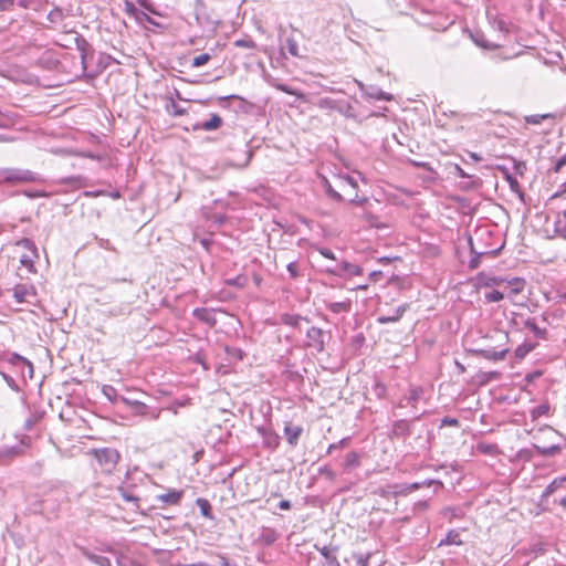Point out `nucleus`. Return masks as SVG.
Here are the masks:
<instances>
[{"label": "nucleus", "mask_w": 566, "mask_h": 566, "mask_svg": "<svg viewBox=\"0 0 566 566\" xmlns=\"http://www.w3.org/2000/svg\"><path fill=\"white\" fill-rule=\"evenodd\" d=\"M196 504L200 509V513L202 516H205L206 518L211 520V521L214 520V515L212 513V506L207 499L198 497L196 500Z\"/></svg>", "instance_id": "nucleus-28"}, {"label": "nucleus", "mask_w": 566, "mask_h": 566, "mask_svg": "<svg viewBox=\"0 0 566 566\" xmlns=\"http://www.w3.org/2000/svg\"><path fill=\"white\" fill-rule=\"evenodd\" d=\"M327 310L334 314L348 313L352 310V301L332 302L326 305Z\"/></svg>", "instance_id": "nucleus-26"}, {"label": "nucleus", "mask_w": 566, "mask_h": 566, "mask_svg": "<svg viewBox=\"0 0 566 566\" xmlns=\"http://www.w3.org/2000/svg\"><path fill=\"white\" fill-rule=\"evenodd\" d=\"M514 325L521 331H528L535 338L545 339L547 335L546 328H541L534 317H525L520 314L513 318Z\"/></svg>", "instance_id": "nucleus-3"}, {"label": "nucleus", "mask_w": 566, "mask_h": 566, "mask_svg": "<svg viewBox=\"0 0 566 566\" xmlns=\"http://www.w3.org/2000/svg\"><path fill=\"white\" fill-rule=\"evenodd\" d=\"M447 426L459 427L460 421L457 418L444 417L443 419H441L440 428L447 427Z\"/></svg>", "instance_id": "nucleus-61"}, {"label": "nucleus", "mask_w": 566, "mask_h": 566, "mask_svg": "<svg viewBox=\"0 0 566 566\" xmlns=\"http://www.w3.org/2000/svg\"><path fill=\"white\" fill-rule=\"evenodd\" d=\"M318 474L332 482L336 480V472L333 471L328 465L321 467L318 469Z\"/></svg>", "instance_id": "nucleus-51"}, {"label": "nucleus", "mask_w": 566, "mask_h": 566, "mask_svg": "<svg viewBox=\"0 0 566 566\" xmlns=\"http://www.w3.org/2000/svg\"><path fill=\"white\" fill-rule=\"evenodd\" d=\"M566 165V154L558 158L553 168L554 172H559L562 168Z\"/></svg>", "instance_id": "nucleus-64"}, {"label": "nucleus", "mask_w": 566, "mask_h": 566, "mask_svg": "<svg viewBox=\"0 0 566 566\" xmlns=\"http://www.w3.org/2000/svg\"><path fill=\"white\" fill-rule=\"evenodd\" d=\"M336 112L344 115L347 118H356L355 108L346 101H338Z\"/></svg>", "instance_id": "nucleus-31"}, {"label": "nucleus", "mask_w": 566, "mask_h": 566, "mask_svg": "<svg viewBox=\"0 0 566 566\" xmlns=\"http://www.w3.org/2000/svg\"><path fill=\"white\" fill-rule=\"evenodd\" d=\"M482 180L479 177L472 175V179H468V181L463 182L461 188L463 190L476 189L481 186Z\"/></svg>", "instance_id": "nucleus-48"}, {"label": "nucleus", "mask_w": 566, "mask_h": 566, "mask_svg": "<svg viewBox=\"0 0 566 566\" xmlns=\"http://www.w3.org/2000/svg\"><path fill=\"white\" fill-rule=\"evenodd\" d=\"M1 182L11 185L28 182L39 184L43 182V178L40 174L29 169L0 168V184Z\"/></svg>", "instance_id": "nucleus-1"}, {"label": "nucleus", "mask_w": 566, "mask_h": 566, "mask_svg": "<svg viewBox=\"0 0 566 566\" xmlns=\"http://www.w3.org/2000/svg\"><path fill=\"white\" fill-rule=\"evenodd\" d=\"M478 451H480L481 453L483 454H490V455H493L496 453L497 451V446L496 444H493V443H485V442H480L476 447Z\"/></svg>", "instance_id": "nucleus-42"}, {"label": "nucleus", "mask_w": 566, "mask_h": 566, "mask_svg": "<svg viewBox=\"0 0 566 566\" xmlns=\"http://www.w3.org/2000/svg\"><path fill=\"white\" fill-rule=\"evenodd\" d=\"M549 405L547 402L545 403H541L536 407H534L531 411H530V415H531V419L533 421L537 420L539 417H543V416H548L549 413Z\"/></svg>", "instance_id": "nucleus-34"}, {"label": "nucleus", "mask_w": 566, "mask_h": 566, "mask_svg": "<svg viewBox=\"0 0 566 566\" xmlns=\"http://www.w3.org/2000/svg\"><path fill=\"white\" fill-rule=\"evenodd\" d=\"M92 453L94 454L101 471L106 474L113 473L120 460V453L113 448L93 449Z\"/></svg>", "instance_id": "nucleus-2"}, {"label": "nucleus", "mask_w": 566, "mask_h": 566, "mask_svg": "<svg viewBox=\"0 0 566 566\" xmlns=\"http://www.w3.org/2000/svg\"><path fill=\"white\" fill-rule=\"evenodd\" d=\"M339 271L347 273L349 276H359L363 274V269L359 265L345 260L340 263Z\"/></svg>", "instance_id": "nucleus-32"}, {"label": "nucleus", "mask_w": 566, "mask_h": 566, "mask_svg": "<svg viewBox=\"0 0 566 566\" xmlns=\"http://www.w3.org/2000/svg\"><path fill=\"white\" fill-rule=\"evenodd\" d=\"M223 124V119L216 113L210 114V118L205 122L197 123L193 126L195 130L213 132L219 129Z\"/></svg>", "instance_id": "nucleus-11"}, {"label": "nucleus", "mask_w": 566, "mask_h": 566, "mask_svg": "<svg viewBox=\"0 0 566 566\" xmlns=\"http://www.w3.org/2000/svg\"><path fill=\"white\" fill-rule=\"evenodd\" d=\"M349 441H350V438L346 437V438L340 439L338 442L329 444L326 453L332 454L335 450L347 447Z\"/></svg>", "instance_id": "nucleus-46"}, {"label": "nucleus", "mask_w": 566, "mask_h": 566, "mask_svg": "<svg viewBox=\"0 0 566 566\" xmlns=\"http://www.w3.org/2000/svg\"><path fill=\"white\" fill-rule=\"evenodd\" d=\"M324 188H325L326 195L332 200L337 201V202H342L344 200L343 196L332 187V185L329 184V181L327 179L324 180Z\"/></svg>", "instance_id": "nucleus-37"}, {"label": "nucleus", "mask_w": 566, "mask_h": 566, "mask_svg": "<svg viewBox=\"0 0 566 566\" xmlns=\"http://www.w3.org/2000/svg\"><path fill=\"white\" fill-rule=\"evenodd\" d=\"M120 401L128 406L135 415L146 417L149 412V407L139 400H132L127 397H120Z\"/></svg>", "instance_id": "nucleus-18"}, {"label": "nucleus", "mask_w": 566, "mask_h": 566, "mask_svg": "<svg viewBox=\"0 0 566 566\" xmlns=\"http://www.w3.org/2000/svg\"><path fill=\"white\" fill-rule=\"evenodd\" d=\"M36 256H34L31 252L30 253H27V254H23L20 259V262L22 265H24L25 268H28L29 270H32L33 268V263H34V259Z\"/></svg>", "instance_id": "nucleus-55"}, {"label": "nucleus", "mask_w": 566, "mask_h": 566, "mask_svg": "<svg viewBox=\"0 0 566 566\" xmlns=\"http://www.w3.org/2000/svg\"><path fill=\"white\" fill-rule=\"evenodd\" d=\"M87 557L90 560H92L97 566H112L111 560L105 556H101V555H96V554H87Z\"/></svg>", "instance_id": "nucleus-44"}, {"label": "nucleus", "mask_w": 566, "mask_h": 566, "mask_svg": "<svg viewBox=\"0 0 566 566\" xmlns=\"http://www.w3.org/2000/svg\"><path fill=\"white\" fill-rule=\"evenodd\" d=\"M423 392L424 390L421 386H411L408 389V392L400 398L397 406L399 408H406L408 406L416 408L417 402L420 400Z\"/></svg>", "instance_id": "nucleus-8"}, {"label": "nucleus", "mask_w": 566, "mask_h": 566, "mask_svg": "<svg viewBox=\"0 0 566 566\" xmlns=\"http://www.w3.org/2000/svg\"><path fill=\"white\" fill-rule=\"evenodd\" d=\"M102 394L112 403H116L118 400H120V397H122L118 395L116 388L113 387L112 385H103Z\"/></svg>", "instance_id": "nucleus-33"}, {"label": "nucleus", "mask_w": 566, "mask_h": 566, "mask_svg": "<svg viewBox=\"0 0 566 566\" xmlns=\"http://www.w3.org/2000/svg\"><path fill=\"white\" fill-rule=\"evenodd\" d=\"M252 157H253V149L252 148H248L245 150V158H244V160L241 161V163L235 164V166L239 167V168L248 167V165L250 164Z\"/></svg>", "instance_id": "nucleus-59"}, {"label": "nucleus", "mask_w": 566, "mask_h": 566, "mask_svg": "<svg viewBox=\"0 0 566 566\" xmlns=\"http://www.w3.org/2000/svg\"><path fill=\"white\" fill-rule=\"evenodd\" d=\"M502 171L504 179L507 181L510 189L518 196V198L524 201L525 192L522 190V187L517 179L505 167H499Z\"/></svg>", "instance_id": "nucleus-13"}, {"label": "nucleus", "mask_w": 566, "mask_h": 566, "mask_svg": "<svg viewBox=\"0 0 566 566\" xmlns=\"http://www.w3.org/2000/svg\"><path fill=\"white\" fill-rule=\"evenodd\" d=\"M17 245H20L31 252L34 256H38V249L34 242L28 238H23L17 242Z\"/></svg>", "instance_id": "nucleus-43"}, {"label": "nucleus", "mask_w": 566, "mask_h": 566, "mask_svg": "<svg viewBox=\"0 0 566 566\" xmlns=\"http://www.w3.org/2000/svg\"><path fill=\"white\" fill-rule=\"evenodd\" d=\"M211 56L210 54L208 53H202L196 57H193L192 60V66L193 67H199V66H202L205 64H207L209 61H210Z\"/></svg>", "instance_id": "nucleus-54"}, {"label": "nucleus", "mask_w": 566, "mask_h": 566, "mask_svg": "<svg viewBox=\"0 0 566 566\" xmlns=\"http://www.w3.org/2000/svg\"><path fill=\"white\" fill-rule=\"evenodd\" d=\"M355 83L359 87L365 98L369 99H382V101H391L394 96L390 93H386L381 91L376 85H365L361 81L355 80Z\"/></svg>", "instance_id": "nucleus-6"}, {"label": "nucleus", "mask_w": 566, "mask_h": 566, "mask_svg": "<svg viewBox=\"0 0 566 566\" xmlns=\"http://www.w3.org/2000/svg\"><path fill=\"white\" fill-rule=\"evenodd\" d=\"M124 11L127 15H129L130 18H134V19H136L138 13L140 12V10L137 9L136 6L132 1H127V0L124 2Z\"/></svg>", "instance_id": "nucleus-50"}, {"label": "nucleus", "mask_w": 566, "mask_h": 566, "mask_svg": "<svg viewBox=\"0 0 566 566\" xmlns=\"http://www.w3.org/2000/svg\"><path fill=\"white\" fill-rule=\"evenodd\" d=\"M510 352V348L505 345L493 348H478V349H469V353L475 356L483 357L488 360L499 361L503 360L506 357V354Z\"/></svg>", "instance_id": "nucleus-5"}, {"label": "nucleus", "mask_w": 566, "mask_h": 566, "mask_svg": "<svg viewBox=\"0 0 566 566\" xmlns=\"http://www.w3.org/2000/svg\"><path fill=\"white\" fill-rule=\"evenodd\" d=\"M316 251L326 259L336 260L334 252L328 248L317 247Z\"/></svg>", "instance_id": "nucleus-60"}, {"label": "nucleus", "mask_w": 566, "mask_h": 566, "mask_svg": "<svg viewBox=\"0 0 566 566\" xmlns=\"http://www.w3.org/2000/svg\"><path fill=\"white\" fill-rule=\"evenodd\" d=\"M360 465V454L356 451H350L346 454L343 467L345 470L356 469Z\"/></svg>", "instance_id": "nucleus-30"}, {"label": "nucleus", "mask_w": 566, "mask_h": 566, "mask_svg": "<svg viewBox=\"0 0 566 566\" xmlns=\"http://www.w3.org/2000/svg\"><path fill=\"white\" fill-rule=\"evenodd\" d=\"M7 361L13 366H21V373L22 375L24 376V368H30V378L33 377V373H34V369H33V365L32 363L27 359L25 357L17 354V353H12L9 355V357L7 358Z\"/></svg>", "instance_id": "nucleus-15"}, {"label": "nucleus", "mask_w": 566, "mask_h": 566, "mask_svg": "<svg viewBox=\"0 0 566 566\" xmlns=\"http://www.w3.org/2000/svg\"><path fill=\"white\" fill-rule=\"evenodd\" d=\"M286 269H287V272H289L291 279L295 280V279L300 277L301 272H300V265H298L297 261H291L286 265Z\"/></svg>", "instance_id": "nucleus-49"}, {"label": "nucleus", "mask_w": 566, "mask_h": 566, "mask_svg": "<svg viewBox=\"0 0 566 566\" xmlns=\"http://www.w3.org/2000/svg\"><path fill=\"white\" fill-rule=\"evenodd\" d=\"M0 375L2 376L3 380L7 382V385L13 390V391H19L20 388L19 386L17 385L15 380L9 376L8 374L3 373L0 370Z\"/></svg>", "instance_id": "nucleus-56"}, {"label": "nucleus", "mask_w": 566, "mask_h": 566, "mask_svg": "<svg viewBox=\"0 0 566 566\" xmlns=\"http://www.w3.org/2000/svg\"><path fill=\"white\" fill-rule=\"evenodd\" d=\"M484 297H485L486 302L493 303V302L502 301L504 298V294L501 291L492 290L490 292H486L484 294Z\"/></svg>", "instance_id": "nucleus-47"}, {"label": "nucleus", "mask_w": 566, "mask_h": 566, "mask_svg": "<svg viewBox=\"0 0 566 566\" xmlns=\"http://www.w3.org/2000/svg\"><path fill=\"white\" fill-rule=\"evenodd\" d=\"M453 174L463 179H472V175L467 174L459 165L453 166Z\"/></svg>", "instance_id": "nucleus-63"}, {"label": "nucleus", "mask_w": 566, "mask_h": 566, "mask_svg": "<svg viewBox=\"0 0 566 566\" xmlns=\"http://www.w3.org/2000/svg\"><path fill=\"white\" fill-rule=\"evenodd\" d=\"M566 488V476L555 478L544 490L543 497H548L557 490Z\"/></svg>", "instance_id": "nucleus-23"}, {"label": "nucleus", "mask_w": 566, "mask_h": 566, "mask_svg": "<svg viewBox=\"0 0 566 566\" xmlns=\"http://www.w3.org/2000/svg\"><path fill=\"white\" fill-rule=\"evenodd\" d=\"M506 284L511 287L512 294H518L523 291L525 281L521 277H514L511 281H507Z\"/></svg>", "instance_id": "nucleus-36"}, {"label": "nucleus", "mask_w": 566, "mask_h": 566, "mask_svg": "<svg viewBox=\"0 0 566 566\" xmlns=\"http://www.w3.org/2000/svg\"><path fill=\"white\" fill-rule=\"evenodd\" d=\"M463 542L461 539L460 533L455 530H451L448 532L447 536L439 542V547L446 545H462Z\"/></svg>", "instance_id": "nucleus-29"}, {"label": "nucleus", "mask_w": 566, "mask_h": 566, "mask_svg": "<svg viewBox=\"0 0 566 566\" xmlns=\"http://www.w3.org/2000/svg\"><path fill=\"white\" fill-rule=\"evenodd\" d=\"M554 230L557 235L566 239V209L558 212L554 222Z\"/></svg>", "instance_id": "nucleus-24"}, {"label": "nucleus", "mask_w": 566, "mask_h": 566, "mask_svg": "<svg viewBox=\"0 0 566 566\" xmlns=\"http://www.w3.org/2000/svg\"><path fill=\"white\" fill-rule=\"evenodd\" d=\"M62 17H63L62 10L56 7L49 12L48 20L50 22H57L59 20L62 19Z\"/></svg>", "instance_id": "nucleus-57"}, {"label": "nucleus", "mask_w": 566, "mask_h": 566, "mask_svg": "<svg viewBox=\"0 0 566 566\" xmlns=\"http://www.w3.org/2000/svg\"><path fill=\"white\" fill-rule=\"evenodd\" d=\"M234 45L237 48H244V49H254L256 46L255 42L251 38L235 40Z\"/></svg>", "instance_id": "nucleus-53"}, {"label": "nucleus", "mask_w": 566, "mask_h": 566, "mask_svg": "<svg viewBox=\"0 0 566 566\" xmlns=\"http://www.w3.org/2000/svg\"><path fill=\"white\" fill-rule=\"evenodd\" d=\"M469 244H470L471 253L474 254V256L469 261V266L471 269H476L480 265V260L479 259L481 256H484V255H493L494 256L501 250V248H496V249H478L473 238L469 239Z\"/></svg>", "instance_id": "nucleus-9"}, {"label": "nucleus", "mask_w": 566, "mask_h": 566, "mask_svg": "<svg viewBox=\"0 0 566 566\" xmlns=\"http://www.w3.org/2000/svg\"><path fill=\"white\" fill-rule=\"evenodd\" d=\"M245 277L242 276V275H238L237 277L234 279H231V280H228L227 283L228 285H232V286H238V287H243L244 284H245Z\"/></svg>", "instance_id": "nucleus-62"}, {"label": "nucleus", "mask_w": 566, "mask_h": 566, "mask_svg": "<svg viewBox=\"0 0 566 566\" xmlns=\"http://www.w3.org/2000/svg\"><path fill=\"white\" fill-rule=\"evenodd\" d=\"M302 433L303 428L301 426H293L292 423H286L284 427V436L291 447H295L297 444Z\"/></svg>", "instance_id": "nucleus-16"}, {"label": "nucleus", "mask_w": 566, "mask_h": 566, "mask_svg": "<svg viewBox=\"0 0 566 566\" xmlns=\"http://www.w3.org/2000/svg\"><path fill=\"white\" fill-rule=\"evenodd\" d=\"M287 52L292 55V56H301L300 55V52H298V44L296 42V40L292 36L287 38L285 40V46H284Z\"/></svg>", "instance_id": "nucleus-41"}, {"label": "nucleus", "mask_w": 566, "mask_h": 566, "mask_svg": "<svg viewBox=\"0 0 566 566\" xmlns=\"http://www.w3.org/2000/svg\"><path fill=\"white\" fill-rule=\"evenodd\" d=\"M432 484H437L438 486H443L441 481L438 480H426L423 482H415L407 485H397L396 488H400V490L395 491L396 494H407L409 492L419 490L423 486H431Z\"/></svg>", "instance_id": "nucleus-14"}, {"label": "nucleus", "mask_w": 566, "mask_h": 566, "mask_svg": "<svg viewBox=\"0 0 566 566\" xmlns=\"http://www.w3.org/2000/svg\"><path fill=\"white\" fill-rule=\"evenodd\" d=\"M264 443L269 448H277L280 444V437L274 432L264 431Z\"/></svg>", "instance_id": "nucleus-39"}, {"label": "nucleus", "mask_w": 566, "mask_h": 566, "mask_svg": "<svg viewBox=\"0 0 566 566\" xmlns=\"http://www.w3.org/2000/svg\"><path fill=\"white\" fill-rule=\"evenodd\" d=\"M374 394L378 397V398H384L386 392H387V387L385 384L378 381L375 384L374 386Z\"/></svg>", "instance_id": "nucleus-58"}, {"label": "nucleus", "mask_w": 566, "mask_h": 566, "mask_svg": "<svg viewBox=\"0 0 566 566\" xmlns=\"http://www.w3.org/2000/svg\"><path fill=\"white\" fill-rule=\"evenodd\" d=\"M280 321L282 324L284 325H287V326H291V327H298V324L301 321H306L308 322V318L306 317H303L298 314H289V313H284L280 316Z\"/></svg>", "instance_id": "nucleus-27"}, {"label": "nucleus", "mask_w": 566, "mask_h": 566, "mask_svg": "<svg viewBox=\"0 0 566 566\" xmlns=\"http://www.w3.org/2000/svg\"><path fill=\"white\" fill-rule=\"evenodd\" d=\"M193 316L200 322L207 323L210 326H214L217 319L212 310L206 307H198L193 310Z\"/></svg>", "instance_id": "nucleus-20"}, {"label": "nucleus", "mask_w": 566, "mask_h": 566, "mask_svg": "<svg viewBox=\"0 0 566 566\" xmlns=\"http://www.w3.org/2000/svg\"><path fill=\"white\" fill-rule=\"evenodd\" d=\"M408 310V305L407 304H403V305H400L398 307H396L392 312L391 315H379L377 317V322L379 324H389V323H396L398 322L402 315L405 314V312Z\"/></svg>", "instance_id": "nucleus-19"}, {"label": "nucleus", "mask_w": 566, "mask_h": 566, "mask_svg": "<svg viewBox=\"0 0 566 566\" xmlns=\"http://www.w3.org/2000/svg\"><path fill=\"white\" fill-rule=\"evenodd\" d=\"M420 419V416L415 417L412 420L399 419L392 423L390 438H402L406 439L412 433V426L416 420Z\"/></svg>", "instance_id": "nucleus-7"}, {"label": "nucleus", "mask_w": 566, "mask_h": 566, "mask_svg": "<svg viewBox=\"0 0 566 566\" xmlns=\"http://www.w3.org/2000/svg\"><path fill=\"white\" fill-rule=\"evenodd\" d=\"M337 103H338V101H335V99L329 98V97H324V98H321L318 101V106L321 108H328V109L336 111Z\"/></svg>", "instance_id": "nucleus-52"}, {"label": "nucleus", "mask_w": 566, "mask_h": 566, "mask_svg": "<svg viewBox=\"0 0 566 566\" xmlns=\"http://www.w3.org/2000/svg\"><path fill=\"white\" fill-rule=\"evenodd\" d=\"M279 538V533L274 528L264 527L259 535V542L265 545H272Z\"/></svg>", "instance_id": "nucleus-25"}, {"label": "nucleus", "mask_w": 566, "mask_h": 566, "mask_svg": "<svg viewBox=\"0 0 566 566\" xmlns=\"http://www.w3.org/2000/svg\"><path fill=\"white\" fill-rule=\"evenodd\" d=\"M547 118H554V115L551 113L528 115V116H525V122L531 125H538L542 123V120L547 119Z\"/></svg>", "instance_id": "nucleus-38"}, {"label": "nucleus", "mask_w": 566, "mask_h": 566, "mask_svg": "<svg viewBox=\"0 0 566 566\" xmlns=\"http://www.w3.org/2000/svg\"><path fill=\"white\" fill-rule=\"evenodd\" d=\"M306 338L307 347L314 348L317 353H323L325 350L326 338H329V335L322 328L313 326L307 329Z\"/></svg>", "instance_id": "nucleus-4"}, {"label": "nucleus", "mask_w": 566, "mask_h": 566, "mask_svg": "<svg viewBox=\"0 0 566 566\" xmlns=\"http://www.w3.org/2000/svg\"><path fill=\"white\" fill-rule=\"evenodd\" d=\"M135 21L140 25H145L146 23L158 25V23L151 17H149L146 12L142 10L136 17Z\"/></svg>", "instance_id": "nucleus-45"}, {"label": "nucleus", "mask_w": 566, "mask_h": 566, "mask_svg": "<svg viewBox=\"0 0 566 566\" xmlns=\"http://www.w3.org/2000/svg\"><path fill=\"white\" fill-rule=\"evenodd\" d=\"M315 548L321 553L328 566H340L336 556V552L338 551L337 546L329 545L319 547L318 545H315Z\"/></svg>", "instance_id": "nucleus-12"}, {"label": "nucleus", "mask_w": 566, "mask_h": 566, "mask_svg": "<svg viewBox=\"0 0 566 566\" xmlns=\"http://www.w3.org/2000/svg\"><path fill=\"white\" fill-rule=\"evenodd\" d=\"M30 296H35V289L33 285L17 284L13 287V297L18 303H30Z\"/></svg>", "instance_id": "nucleus-10"}, {"label": "nucleus", "mask_w": 566, "mask_h": 566, "mask_svg": "<svg viewBox=\"0 0 566 566\" xmlns=\"http://www.w3.org/2000/svg\"><path fill=\"white\" fill-rule=\"evenodd\" d=\"M473 41L475 42L476 45H479L480 48L482 49H486V50H496L500 48L499 44H495V43H492V42H489L484 39L483 35H476L473 38Z\"/></svg>", "instance_id": "nucleus-40"}, {"label": "nucleus", "mask_w": 566, "mask_h": 566, "mask_svg": "<svg viewBox=\"0 0 566 566\" xmlns=\"http://www.w3.org/2000/svg\"><path fill=\"white\" fill-rule=\"evenodd\" d=\"M182 496H184L182 490H171L168 493L158 495L157 500L165 504H168V505H176V504H179Z\"/></svg>", "instance_id": "nucleus-21"}, {"label": "nucleus", "mask_w": 566, "mask_h": 566, "mask_svg": "<svg viewBox=\"0 0 566 566\" xmlns=\"http://www.w3.org/2000/svg\"><path fill=\"white\" fill-rule=\"evenodd\" d=\"M75 43H76L77 50L81 52L82 64H83V69L85 70L86 69L85 60H86L87 54L92 53V46L86 41V39L82 35H77L75 38Z\"/></svg>", "instance_id": "nucleus-22"}, {"label": "nucleus", "mask_w": 566, "mask_h": 566, "mask_svg": "<svg viewBox=\"0 0 566 566\" xmlns=\"http://www.w3.org/2000/svg\"><path fill=\"white\" fill-rule=\"evenodd\" d=\"M536 347V343L525 342L517 346L515 349V356L517 358H524L528 353H531Z\"/></svg>", "instance_id": "nucleus-35"}, {"label": "nucleus", "mask_w": 566, "mask_h": 566, "mask_svg": "<svg viewBox=\"0 0 566 566\" xmlns=\"http://www.w3.org/2000/svg\"><path fill=\"white\" fill-rule=\"evenodd\" d=\"M565 447L566 443H554L551 446L533 444L534 450L544 458H549L558 454Z\"/></svg>", "instance_id": "nucleus-17"}]
</instances>
